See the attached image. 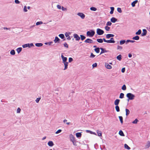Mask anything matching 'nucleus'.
Returning <instances> with one entry per match:
<instances>
[{
  "mask_svg": "<svg viewBox=\"0 0 150 150\" xmlns=\"http://www.w3.org/2000/svg\"><path fill=\"white\" fill-rule=\"evenodd\" d=\"M95 34V32L93 30H91L88 31L86 33V35L87 36L92 37H93Z\"/></svg>",
  "mask_w": 150,
  "mask_h": 150,
  "instance_id": "f257e3e1",
  "label": "nucleus"
},
{
  "mask_svg": "<svg viewBox=\"0 0 150 150\" xmlns=\"http://www.w3.org/2000/svg\"><path fill=\"white\" fill-rule=\"evenodd\" d=\"M126 97L129 98V100H132L134 99L135 96L134 95L131 93H127L126 95Z\"/></svg>",
  "mask_w": 150,
  "mask_h": 150,
  "instance_id": "f03ea898",
  "label": "nucleus"
},
{
  "mask_svg": "<svg viewBox=\"0 0 150 150\" xmlns=\"http://www.w3.org/2000/svg\"><path fill=\"white\" fill-rule=\"evenodd\" d=\"M96 33L98 35H101L104 34V32L103 30L98 28L97 29Z\"/></svg>",
  "mask_w": 150,
  "mask_h": 150,
  "instance_id": "7ed1b4c3",
  "label": "nucleus"
},
{
  "mask_svg": "<svg viewBox=\"0 0 150 150\" xmlns=\"http://www.w3.org/2000/svg\"><path fill=\"white\" fill-rule=\"evenodd\" d=\"M22 46L23 48H25L27 47H28L29 48H30L31 47L34 46V45L33 43H31L30 44L27 43L24 45H23Z\"/></svg>",
  "mask_w": 150,
  "mask_h": 150,
  "instance_id": "20e7f679",
  "label": "nucleus"
},
{
  "mask_svg": "<svg viewBox=\"0 0 150 150\" xmlns=\"http://www.w3.org/2000/svg\"><path fill=\"white\" fill-rule=\"evenodd\" d=\"M63 54L64 53H62L61 55V58H62V61H63V62H62L63 63L67 62V57H64L63 56Z\"/></svg>",
  "mask_w": 150,
  "mask_h": 150,
  "instance_id": "39448f33",
  "label": "nucleus"
},
{
  "mask_svg": "<svg viewBox=\"0 0 150 150\" xmlns=\"http://www.w3.org/2000/svg\"><path fill=\"white\" fill-rule=\"evenodd\" d=\"M73 36L74 38L76 39V40L79 41L80 39V37L77 34L74 33L73 35Z\"/></svg>",
  "mask_w": 150,
  "mask_h": 150,
  "instance_id": "423d86ee",
  "label": "nucleus"
},
{
  "mask_svg": "<svg viewBox=\"0 0 150 150\" xmlns=\"http://www.w3.org/2000/svg\"><path fill=\"white\" fill-rule=\"evenodd\" d=\"M60 40L57 36H56L54 41L55 43H60Z\"/></svg>",
  "mask_w": 150,
  "mask_h": 150,
  "instance_id": "0eeeda50",
  "label": "nucleus"
},
{
  "mask_svg": "<svg viewBox=\"0 0 150 150\" xmlns=\"http://www.w3.org/2000/svg\"><path fill=\"white\" fill-rule=\"evenodd\" d=\"M84 42L85 43H92L93 42V40L90 38H87L84 41Z\"/></svg>",
  "mask_w": 150,
  "mask_h": 150,
  "instance_id": "6e6552de",
  "label": "nucleus"
},
{
  "mask_svg": "<svg viewBox=\"0 0 150 150\" xmlns=\"http://www.w3.org/2000/svg\"><path fill=\"white\" fill-rule=\"evenodd\" d=\"M100 50H101V51L100 52V55L102 54L107 52L108 51V50H106L105 49L102 47H100Z\"/></svg>",
  "mask_w": 150,
  "mask_h": 150,
  "instance_id": "1a4fd4ad",
  "label": "nucleus"
},
{
  "mask_svg": "<svg viewBox=\"0 0 150 150\" xmlns=\"http://www.w3.org/2000/svg\"><path fill=\"white\" fill-rule=\"evenodd\" d=\"M77 15H78L79 16H80L81 18L83 19H84L85 17V15L82 13H77Z\"/></svg>",
  "mask_w": 150,
  "mask_h": 150,
  "instance_id": "9d476101",
  "label": "nucleus"
},
{
  "mask_svg": "<svg viewBox=\"0 0 150 150\" xmlns=\"http://www.w3.org/2000/svg\"><path fill=\"white\" fill-rule=\"evenodd\" d=\"M147 30L145 29H143L142 30V33L141 34L142 36H145L147 33Z\"/></svg>",
  "mask_w": 150,
  "mask_h": 150,
  "instance_id": "9b49d317",
  "label": "nucleus"
},
{
  "mask_svg": "<svg viewBox=\"0 0 150 150\" xmlns=\"http://www.w3.org/2000/svg\"><path fill=\"white\" fill-rule=\"evenodd\" d=\"M114 36V35L111 34H108L106 35V37L107 39H109L110 38H113Z\"/></svg>",
  "mask_w": 150,
  "mask_h": 150,
  "instance_id": "f8f14e48",
  "label": "nucleus"
},
{
  "mask_svg": "<svg viewBox=\"0 0 150 150\" xmlns=\"http://www.w3.org/2000/svg\"><path fill=\"white\" fill-rule=\"evenodd\" d=\"M117 21V19L116 18L113 17L110 19V21L113 23H115Z\"/></svg>",
  "mask_w": 150,
  "mask_h": 150,
  "instance_id": "ddd939ff",
  "label": "nucleus"
},
{
  "mask_svg": "<svg viewBox=\"0 0 150 150\" xmlns=\"http://www.w3.org/2000/svg\"><path fill=\"white\" fill-rule=\"evenodd\" d=\"M48 145L50 147H52L54 145L53 142L52 141H49L47 143Z\"/></svg>",
  "mask_w": 150,
  "mask_h": 150,
  "instance_id": "4468645a",
  "label": "nucleus"
},
{
  "mask_svg": "<svg viewBox=\"0 0 150 150\" xmlns=\"http://www.w3.org/2000/svg\"><path fill=\"white\" fill-rule=\"evenodd\" d=\"M70 138L71 141L72 142L75 140V138L72 134L70 135Z\"/></svg>",
  "mask_w": 150,
  "mask_h": 150,
  "instance_id": "2eb2a0df",
  "label": "nucleus"
},
{
  "mask_svg": "<svg viewBox=\"0 0 150 150\" xmlns=\"http://www.w3.org/2000/svg\"><path fill=\"white\" fill-rule=\"evenodd\" d=\"M105 67L108 69H110L112 68V66L111 65H109L108 64L106 63L105 64Z\"/></svg>",
  "mask_w": 150,
  "mask_h": 150,
  "instance_id": "dca6fc26",
  "label": "nucleus"
},
{
  "mask_svg": "<svg viewBox=\"0 0 150 150\" xmlns=\"http://www.w3.org/2000/svg\"><path fill=\"white\" fill-rule=\"evenodd\" d=\"M109 40V43H115V42L113 38H111Z\"/></svg>",
  "mask_w": 150,
  "mask_h": 150,
  "instance_id": "f3484780",
  "label": "nucleus"
},
{
  "mask_svg": "<svg viewBox=\"0 0 150 150\" xmlns=\"http://www.w3.org/2000/svg\"><path fill=\"white\" fill-rule=\"evenodd\" d=\"M63 63H64V70H65L66 69L68 68V62H66Z\"/></svg>",
  "mask_w": 150,
  "mask_h": 150,
  "instance_id": "a211bd4d",
  "label": "nucleus"
},
{
  "mask_svg": "<svg viewBox=\"0 0 150 150\" xmlns=\"http://www.w3.org/2000/svg\"><path fill=\"white\" fill-rule=\"evenodd\" d=\"M81 132H77L76 134V137L78 138H80L81 137L82 134Z\"/></svg>",
  "mask_w": 150,
  "mask_h": 150,
  "instance_id": "6ab92c4d",
  "label": "nucleus"
},
{
  "mask_svg": "<svg viewBox=\"0 0 150 150\" xmlns=\"http://www.w3.org/2000/svg\"><path fill=\"white\" fill-rule=\"evenodd\" d=\"M138 1L137 0H135L133 1L131 3V5L132 7H134L135 6V4L138 2Z\"/></svg>",
  "mask_w": 150,
  "mask_h": 150,
  "instance_id": "aec40b11",
  "label": "nucleus"
},
{
  "mask_svg": "<svg viewBox=\"0 0 150 150\" xmlns=\"http://www.w3.org/2000/svg\"><path fill=\"white\" fill-rule=\"evenodd\" d=\"M120 101V99H116L114 101V105H118Z\"/></svg>",
  "mask_w": 150,
  "mask_h": 150,
  "instance_id": "412c9836",
  "label": "nucleus"
},
{
  "mask_svg": "<svg viewBox=\"0 0 150 150\" xmlns=\"http://www.w3.org/2000/svg\"><path fill=\"white\" fill-rule=\"evenodd\" d=\"M100 47L99 48V47H98L95 48L94 49V50L96 53H98L100 52Z\"/></svg>",
  "mask_w": 150,
  "mask_h": 150,
  "instance_id": "4be33fe9",
  "label": "nucleus"
},
{
  "mask_svg": "<svg viewBox=\"0 0 150 150\" xmlns=\"http://www.w3.org/2000/svg\"><path fill=\"white\" fill-rule=\"evenodd\" d=\"M139 37L138 35H137L133 37L132 38V39L134 40H137L139 39Z\"/></svg>",
  "mask_w": 150,
  "mask_h": 150,
  "instance_id": "5701e85b",
  "label": "nucleus"
},
{
  "mask_svg": "<svg viewBox=\"0 0 150 150\" xmlns=\"http://www.w3.org/2000/svg\"><path fill=\"white\" fill-rule=\"evenodd\" d=\"M119 134L121 136H125V134L123 132V131L120 130L119 132Z\"/></svg>",
  "mask_w": 150,
  "mask_h": 150,
  "instance_id": "b1692460",
  "label": "nucleus"
},
{
  "mask_svg": "<svg viewBox=\"0 0 150 150\" xmlns=\"http://www.w3.org/2000/svg\"><path fill=\"white\" fill-rule=\"evenodd\" d=\"M86 131L87 132L91 134L97 135L95 133V132H92L90 130H86Z\"/></svg>",
  "mask_w": 150,
  "mask_h": 150,
  "instance_id": "393cba45",
  "label": "nucleus"
},
{
  "mask_svg": "<svg viewBox=\"0 0 150 150\" xmlns=\"http://www.w3.org/2000/svg\"><path fill=\"white\" fill-rule=\"evenodd\" d=\"M22 48L21 47L18 48L16 50L18 54H19L22 51Z\"/></svg>",
  "mask_w": 150,
  "mask_h": 150,
  "instance_id": "a878e982",
  "label": "nucleus"
},
{
  "mask_svg": "<svg viewBox=\"0 0 150 150\" xmlns=\"http://www.w3.org/2000/svg\"><path fill=\"white\" fill-rule=\"evenodd\" d=\"M150 146V142L148 141L147 142V144L145 146L146 149L148 148Z\"/></svg>",
  "mask_w": 150,
  "mask_h": 150,
  "instance_id": "bb28decb",
  "label": "nucleus"
},
{
  "mask_svg": "<svg viewBox=\"0 0 150 150\" xmlns=\"http://www.w3.org/2000/svg\"><path fill=\"white\" fill-rule=\"evenodd\" d=\"M115 109H116V111L117 112H119L120 111V109L119 107L117 105H116V106L115 107Z\"/></svg>",
  "mask_w": 150,
  "mask_h": 150,
  "instance_id": "cd10ccee",
  "label": "nucleus"
},
{
  "mask_svg": "<svg viewBox=\"0 0 150 150\" xmlns=\"http://www.w3.org/2000/svg\"><path fill=\"white\" fill-rule=\"evenodd\" d=\"M96 132L98 136L99 137L102 136V133L101 131H99L98 130H97Z\"/></svg>",
  "mask_w": 150,
  "mask_h": 150,
  "instance_id": "c85d7f7f",
  "label": "nucleus"
},
{
  "mask_svg": "<svg viewBox=\"0 0 150 150\" xmlns=\"http://www.w3.org/2000/svg\"><path fill=\"white\" fill-rule=\"evenodd\" d=\"M125 110L126 111V115L127 116L130 113L129 110L127 108H126Z\"/></svg>",
  "mask_w": 150,
  "mask_h": 150,
  "instance_id": "c756f323",
  "label": "nucleus"
},
{
  "mask_svg": "<svg viewBox=\"0 0 150 150\" xmlns=\"http://www.w3.org/2000/svg\"><path fill=\"white\" fill-rule=\"evenodd\" d=\"M35 45L37 47H40L43 45V44L42 43H36Z\"/></svg>",
  "mask_w": 150,
  "mask_h": 150,
  "instance_id": "7c9ffc66",
  "label": "nucleus"
},
{
  "mask_svg": "<svg viewBox=\"0 0 150 150\" xmlns=\"http://www.w3.org/2000/svg\"><path fill=\"white\" fill-rule=\"evenodd\" d=\"M118 117L119 119L120 122L122 124L123 123V117L121 116H119Z\"/></svg>",
  "mask_w": 150,
  "mask_h": 150,
  "instance_id": "2f4dec72",
  "label": "nucleus"
},
{
  "mask_svg": "<svg viewBox=\"0 0 150 150\" xmlns=\"http://www.w3.org/2000/svg\"><path fill=\"white\" fill-rule=\"evenodd\" d=\"M117 59L119 61H121L122 59V55L119 54L117 57Z\"/></svg>",
  "mask_w": 150,
  "mask_h": 150,
  "instance_id": "473e14b6",
  "label": "nucleus"
},
{
  "mask_svg": "<svg viewBox=\"0 0 150 150\" xmlns=\"http://www.w3.org/2000/svg\"><path fill=\"white\" fill-rule=\"evenodd\" d=\"M125 42H126L125 40H121L120 42V45H122L124 44Z\"/></svg>",
  "mask_w": 150,
  "mask_h": 150,
  "instance_id": "72a5a7b5",
  "label": "nucleus"
},
{
  "mask_svg": "<svg viewBox=\"0 0 150 150\" xmlns=\"http://www.w3.org/2000/svg\"><path fill=\"white\" fill-rule=\"evenodd\" d=\"M97 41L100 43H102L103 42V40L102 39L100 38V39H97L96 40Z\"/></svg>",
  "mask_w": 150,
  "mask_h": 150,
  "instance_id": "f704fd0d",
  "label": "nucleus"
},
{
  "mask_svg": "<svg viewBox=\"0 0 150 150\" xmlns=\"http://www.w3.org/2000/svg\"><path fill=\"white\" fill-rule=\"evenodd\" d=\"M90 9L91 10L93 11H96L97 10V8L94 7H91L90 8Z\"/></svg>",
  "mask_w": 150,
  "mask_h": 150,
  "instance_id": "c9c22d12",
  "label": "nucleus"
},
{
  "mask_svg": "<svg viewBox=\"0 0 150 150\" xmlns=\"http://www.w3.org/2000/svg\"><path fill=\"white\" fill-rule=\"evenodd\" d=\"M59 36L62 39H63L65 38L64 35L63 34H60L59 35Z\"/></svg>",
  "mask_w": 150,
  "mask_h": 150,
  "instance_id": "e433bc0d",
  "label": "nucleus"
},
{
  "mask_svg": "<svg viewBox=\"0 0 150 150\" xmlns=\"http://www.w3.org/2000/svg\"><path fill=\"white\" fill-rule=\"evenodd\" d=\"M124 147L125 149L128 150H129L130 149V148L127 144H124Z\"/></svg>",
  "mask_w": 150,
  "mask_h": 150,
  "instance_id": "4c0bfd02",
  "label": "nucleus"
},
{
  "mask_svg": "<svg viewBox=\"0 0 150 150\" xmlns=\"http://www.w3.org/2000/svg\"><path fill=\"white\" fill-rule=\"evenodd\" d=\"M80 38L81 39V40L82 41L85 39L86 38V37L83 35H80Z\"/></svg>",
  "mask_w": 150,
  "mask_h": 150,
  "instance_id": "58836bf2",
  "label": "nucleus"
},
{
  "mask_svg": "<svg viewBox=\"0 0 150 150\" xmlns=\"http://www.w3.org/2000/svg\"><path fill=\"white\" fill-rule=\"evenodd\" d=\"M124 94L123 93H121L119 96V98L122 99L124 98Z\"/></svg>",
  "mask_w": 150,
  "mask_h": 150,
  "instance_id": "ea45409f",
  "label": "nucleus"
},
{
  "mask_svg": "<svg viewBox=\"0 0 150 150\" xmlns=\"http://www.w3.org/2000/svg\"><path fill=\"white\" fill-rule=\"evenodd\" d=\"M10 54L12 55H14L15 54V52L14 50H12L10 52Z\"/></svg>",
  "mask_w": 150,
  "mask_h": 150,
  "instance_id": "a19ab883",
  "label": "nucleus"
},
{
  "mask_svg": "<svg viewBox=\"0 0 150 150\" xmlns=\"http://www.w3.org/2000/svg\"><path fill=\"white\" fill-rule=\"evenodd\" d=\"M141 30L140 29H139L136 33L135 34L137 35H139L141 34Z\"/></svg>",
  "mask_w": 150,
  "mask_h": 150,
  "instance_id": "79ce46f5",
  "label": "nucleus"
},
{
  "mask_svg": "<svg viewBox=\"0 0 150 150\" xmlns=\"http://www.w3.org/2000/svg\"><path fill=\"white\" fill-rule=\"evenodd\" d=\"M121 89L123 91H125L126 89V87L125 84H124L122 87Z\"/></svg>",
  "mask_w": 150,
  "mask_h": 150,
  "instance_id": "37998d69",
  "label": "nucleus"
},
{
  "mask_svg": "<svg viewBox=\"0 0 150 150\" xmlns=\"http://www.w3.org/2000/svg\"><path fill=\"white\" fill-rule=\"evenodd\" d=\"M139 121V120L137 119H136L134 121L132 122V123L134 124H136L137 122Z\"/></svg>",
  "mask_w": 150,
  "mask_h": 150,
  "instance_id": "c03bdc74",
  "label": "nucleus"
},
{
  "mask_svg": "<svg viewBox=\"0 0 150 150\" xmlns=\"http://www.w3.org/2000/svg\"><path fill=\"white\" fill-rule=\"evenodd\" d=\"M73 142V144L74 145L76 146L77 145V143L78 142L76 141V140H74L73 142Z\"/></svg>",
  "mask_w": 150,
  "mask_h": 150,
  "instance_id": "a18cd8bd",
  "label": "nucleus"
},
{
  "mask_svg": "<svg viewBox=\"0 0 150 150\" xmlns=\"http://www.w3.org/2000/svg\"><path fill=\"white\" fill-rule=\"evenodd\" d=\"M105 28L107 31H108L109 30L110 28L108 26H106L105 27Z\"/></svg>",
  "mask_w": 150,
  "mask_h": 150,
  "instance_id": "49530a36",
  "label": "nucleus"
},
{
  "mask_svg": "<svg viewBox=\"0 0 150 150\" xmlns=\"http://www.w3.org/2000/svg\"><path fill=\"white\" fill-rule=\"evenodd\" d=\"M117 11L119 13H121L122 12V11L121 8H120L118 7L117 8Z\"/></svg>",
  "mask_w": 150,
  "mask_h": 150,
  "instance_id": "de8ad7c7",
  "label": "nucleus"
},
{
  "mask_svg": "<svg viewBox=\"0 0 150 150\" xmlns=\"http://www.w3.org/2000/svg\"><path fill=\"white\" fill-rule=\"evenodd\" d=\"M43 23V22L42 21H38L36 22V25H39L42 24Z\"/></svg>",
  "mask_w": 150,
  "mask_h": 150,
  "instance_id": "09e8293b",
  "label": "nucleus"
},
{
  "mask_svg": "<svg viewBox=\"0 0 150 150\" xmlns=\"http://www.w3.org/2000/svg\"><path fill=\"white\" fill-rule=\"evenodd\" d=\"M112 24V23H111V22L110 21H108L106 23V26H111V25Z\"/></svg>",
  "mask_w": 150,
  "mask_h": 150,
  "instance_id": "8fccbe9b",
  "label": "nucleus"
},
{
  "mask_svg": "<svg viewBox=\"0 0 150 150\" xmlns=\"http://www.w3.org/2000/svg\"><path fill=\"white\" fill-rule=\"evenodd\" d=\"M41 99V98L40 97H39L37 98L35 100V101L37 103H38L40 100Z\"/></svg>",
  "mask_w": 150,
  "mask_h": 150,
  "instance_id": "3c124183",
  "label": "nucleus"
},
{
  "mask_svg": "<svg viewBox=\"0 0 150 150\" xmlns=\"http://www.w3.org/2000/svg\"><path fill=\"white\" fill-rule=\"evenodd\" d=\"M97 66V64L96 63H95L94 64H93L92 65V67L93 68H94L96 67Z\"/></svg>",
  "mask_w": 150,
  "mask_h": 150,
  "instance_id": "603ef678",
  "label": "nucleus"
},
{
  "mask_svg": "<svg viewBox=\"0 0 150 150\" xmlns=\"http://www.w3.org/2000/svg\"><path fill=\"white\" fill-rule=\"evenodd\" d=\"M53 43V42H45V44L46 45H51V44L52 43Z\"/></svg>",
  "mask_w": 150,
  "mask_h": 150,
  "instance_id": "864d4df0",
  "label": "nucleus"
},
{
  "mask_svg": "<svg viewBox=\"0 0 150 150\" xmlns=\"http://www.w3.org/2000/svg\"><path fill=\"white\" fill-rule=\"evenodd\" d=\"M64 46L65 47L67 48H68L69 47L68 45L66 42H65L64 44Z\"/></svg>",
  "mask_w": 150,
  "mask_h": 150,
  "instance_id": "5fc2aeb1",
  "label": "nucleus"
},
{
  "mask_svg": "<svg viewBox=\"0 0 150 150\" xmlns=\"http://www.w3.org/2000/svg\"><path fill=\"white\" fill-rule=\"evenodd\" d=\"M122 49V47L119 46V45L117 46V50H121Z\"/></svg>",
  "mask_w": 150,
  "mask_h": 150,
  "instance_id": "6e6d98bb",
  "label": "nucleus"
},
{
  "mask_svg": "<svg viewBox=\"0 0 150 150\" xmlns=\"http://www.w3.org/2000/svg\"><path fill=\"white\" fill-rule=\"evenodd\" d=\"M73 61V59L71 57H69V62H71Z\"/></svg>",
  "mask_w": 150,
  "mask_h": 150,
  "instance_id": "4d7b16f0",
  "label": "nucleus"
},
{
  "mask_svg": "<svg viewBox=\"0 0 150 150\" xmlns=\"http://www.w3.org/2000/svg\"><path fill=\"white\" fill-rule=\"evenodd\" d=\"M62 131V130L61 129H59L58 130H57L56 132L55 133L56 134H58L61 132Z\"/></svg>",
  "mask_w": 150,
  "mask_h": 150,
  "instance_id": "13d9d810",
  "label": "nucleus"
},
{
  "mask_svg": "<svg viewBox=\"0 0 150 150\" xmlns=\"http://www.w3.org/2000/svg\"><path fill=\"white\" fill-rule=\"evenodd\" d=\"M15 3L16 4H19L20 3V2L18 0H15Z\"/></svg>",
  "mask_w": 150,
  "mask_h": 150,
  "instance_id": "bf43d9fd",
  "label": "nucleus"
},
{
  "mask_svg": "<svg viewBox=\"0 0 150 150\" xmlns=\"http://www.w3.org/2000/svg\"><path fill=\"white\" fill-rule=\"evenodd\" d=\"M24 11L25 12H27L28 11L27 10V7L26 6H25L23 8Z\"/></svg>",
  "mask_w": 150,
  "mask_h": 150,
  "instance_id": "052dcab7",
  "label": "nucleus"
},
{
  "mask_svg": "<svg viewBox=\"0 0 150 150\" xmlns=\"http://www.w3.org/2000/svg\"><path fill=\"white\" fill-rule=\"evenodd\" d=\"M102 39L103 40V41H104L105 42L109 43L108 40H107L104 38H103Z\"/></svg>",
  "mask_w": 150,
  "mask_h": 150,
  "instance_id": "680f3d73",
  "label": "nucleus"
},
{
  "mask_svg": "<svg viewBox=\"0 0 150 150\" xmlns=\"http://www.w3.org/2000/svg\"><path fill=\"white\" fill-rule=\"evenodd\" d=\"M102 39L103 40V41H104L105 42L109 43L108 40H107L104 38H103Z\"/></svg>",
  "mask_w": 150,
  "mask_h": 150,
  "instance_id": "e2e57ef3",
  "label": "nucleus"
},
{
  "mask_svg": "<svg viewBox=\"0 0 150 150\" xmlns=\"http://www.w3.org/2000/svg\"><path fill=\"white\" fill-rule=\"evenodd\" d=\"M21 111V109L19 108H18L17 110V113H20Z\"/></svg>",
  "mask_w": 150,
  "mask_h": 150,
  "instance_id": "0e129e2a",
  "label": "nucleus"
},
{
  "mask_svg": "<svg viewBox=\"0 0 150 150\" xmlns=\"http://www.w3.org/2000/svg\"><path fill=\"white\" fill-rule=\"evenodd\" d=\"M95 56V55H94L92 53H91V54L90 56V57L91 58H93Z\"/></svg>",
  "mask_w": 150,
  "mask_h": 150,
  "instance_id": "69168bd1",
  "label": "nucleus"
},
{
  "mask_svg": "<svg viewBox=\"0 0 150 150\" xmlns=\"http://www.w3.org/2000/svg\"><path fill=\"white\" fill-rule=\"evenodd\" d=\"M125 67H123L121 69V72L122 73H124L125 71Z\"/></svg>",
  "mask_w": 150,
  "mask_h": 150,
  "instance_id": "338daca9",
  "label": "nucleus"
},
{
  "mask_svg": "<svg viewBox=\"0 0 150 150\" xmlns=\"http://www.w3.org/2000/svg\"><path fill=\"white\" fill-rule=\"evenodd\" d=\"M57 7L59 9H61V6L59 4H58L57 5Z\"/></svg>",
  "mask_w": 150,
  "mask_h": 150,
  "instance_id": "774afa93",
  "label": "nucleus"
}]
</instances>
